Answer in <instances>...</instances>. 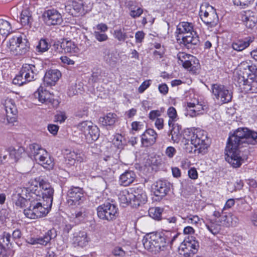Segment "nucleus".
I'll use <instances>...</instances> for the list:
<instances>
[{"label": "nucleus", "mask_w": 257, "mask_h": 257, "mask_svg": "<svg viewBox=\"0 0 257 257\" xmlns=\"http://www.w3.org/2000/svg\"><path fill=\"white\" fill-rule=\"evenodd\" d=\"M90 241L87 233L85 231H79L73 233L71 239L72 244L75 247L83 248Z\"/></svg>", "instance_id": "obj_17"}, {"label": "nucleus", "mask_w": 257, "mask_h": 257, "mask_svg": "<svg viewBox=\"0 0 257 257\" xmlns=\"http://www.w3.org/2000/svg\"><path fill=\"white\" fill-rule=\"evenodd\" d=\"M9 158L15 162L17 161L25 152V149L23 147H19L18 149H16L13 147H10L9 148Z\"/></svg>", "instance_id": "obj_40"}, {"label": "nucleus", "mask_w": 257, "mask_h": 257, "mask_svg": "<svg viewBox=\"0 0 257 257\" xmlns=\"http://www.w3.org/2000/svg\"><path fill=\"white\" fill-rule=\"evenodd\" d=\"M199 16L201 20L208 27H214L218 22V17L216 10L208 4L201 6Z\"/></svg>", "instance_id": "obj_6"}, {"label": "nucleus", "mask_w": 257, "mask_h": 257, "mask_svg": "<svg viewBox=\"0 0 257 257\" xmlns=\"http://www.w3.org/2000/svg\"><path fill=\"white\" fill-rule=\"evenodd\" d=\"M43 18L48 26L60 25L63 21L61 14L54 9L45 11L43 14Z\"/></svg>", "instance_id": "obj_15"}, {"label": "nucleus", "mask_w": 257, "mask_h": 257, "mask_svg": "<svg viewBox=\"0 0 257 257\" xmlns=\"http://www.w3.org/2000/svg\"><path fill=\"white\" fill-rule=\"evenodd\" d=\"M194 25L192 23L181 22L177 26L176 33L178 35H186L194 32Z\"/></svg>", "instance_id": "obj_29"}, {"label": "nucleus", "mask_w": 257, "mask_h": 257, "mask_svg": "<svg viewBox=\"0 0 257 257\" xmlns=\"http://www.w3.org/2000/svg\"><path fill=\"white\" fill-rule=\"evenodd\" d=\"M3 104L5 107L6 113L17 114V109L14 101L12 99L7 98L4 101Z\"/></svg>", "instance_id": "obj_39"}, {"label": "nucleus", "mask_w": 257, "mask_h": 257, "mask_svg": "<svg viewBox=\"0 0 257 257\" xmlns=\"http://www.w3.org/2000/svg\"><path fill=\"white\" fill-rule=\"evenodd\" d=\"M6 117L9 124L14 125V123L17 121V114L6 113Z\"/></svg>", "instance_id": "obj_61"}, {"label": "nucleus", "mask_w": 257, "mask_h": 257, "mask_svg": "<svg viewBox=\"0 0 257 257\" xmlns=\"http://www.w3.org/2000/svg\"><path fill=\"white\" fill-rule=\"evenodd\" d=\"M112 253L115 256L122 257L125 255V251L122 247L116 246L113 248Z\"/></svg>", "instance_id": "obj_58"}, {"label": "nucleus", "mask_w": 257, "mask_h": 257, "mask_svg": "<svg viewBox=\"0 0 257 257\" xmlns=\"http://www.w3.org/2000/svg\"><path fill=\"white\" fill-rule=\"evenodd\" d=\"M184 219L189 224L197 225L201 220V218L196 215L189 214Z\"/></svg>", "instance_id": "obj_52"}, {"label": "nucleus", "mask_w": 257, "mask_h": 257, "mask_svg": "<svg viewBox=\"0 0 257 257\" xmlns=\"http://www.w3.org/2000/svg\"><path fill=\"white\" fill-rule=\"evenodd\" d=\"M136 175L132 171H126L122 174L119 177L120 184L124 186H127L132 183L135 180Z\"/></svg>", "instance_id": "obj_32"}, {"label": "nucleus", "mask_w": 257, "mask_h": 257, "mask_svg": "<svg viewBox=\"0 0 257 257\" xmlns=\"http://www.w3.org/2000/svg\"><path fill=\"white\" fill-rule=\"evenodd\" d=\"M131 189L132 197V206L134 207H139L146 203L147 201V196L143 187L135 186Z\"/></svg>", "instance_id": "obj_13"}, {"label": "nucleus", "mask_w": 257, "mask_h": 257, "mask_svg": "<svg viewBox=\"0 0 257 257\" xmlns=\"http://www.w3.org/2000/svg\"><path fill=\"white\" fill-rule=\"evenodd\" d=\"M28 188L30 194L37 195L42 202L52 206L54 189L49 183L44 180L35 179L31 181Z\"/></svg>", "instance_id": "obj_4"}, {"label": "nucleus", "mask_w": 257, "mask_h": 257, "mask_svg": "<svg viewBox=\"0 0 257 257\" xmlns=\"http://www.w3.org/2000/svg\"><path fill=\"white\" fill-rule=\"evenodd\" d=\"M99 136V128L92 123L85 137L86 142L88 143H91L93 142L96 141L98 139Z\"/></svg>", "instance_id": "obj_35"}, {"label": "nucleus", "mask_w": 257, "mask_h": 257, "mask_svg": "<svg viewBox=\"0 0 257 257\" xmlns=\"http://www.w3.org/2000/svg\"><path fill=\"white\" fill-rule=\"evenodd\" d=\"M7 47L10 53L14 56L24 55L29 49L28 40L21 36H15L11 38L7 44Z\"/></svg>", "instance_id": "obj_5"}, {"label": "nucleus", "mask_w": 257, "mask_h": 257, "mask_svg": "<svg viewBox=\"0 0 257 257\" xmlns=\"http://www.w3.org/2000/svg\"><path fill=\"white\" fill-rule=\"evenodd\" d=\"M11 234L4 232L0 238V255L4 256L6 254L9 244H11Z\"/></svg>", "instance_id": "obj_26"}, {"label": "nucleus", "mask_w": 257, "mask_h": 257, "mask_svg": "<svg viewBox=\"0 0 257 257\" xmlns=\"http://www.w3.org/2000/svg\"><path fill=\"white\" fill-rule=\"evenodd\" d=\"M80 86V84H75L74 85H72L68 89V95L72 96L78 94L81 91Z\"/></svg>", "instance_id": "obj_54"}, {"label": "nucleus", "mask_w": 257, "mask_h": 257, "mask_svg": "<svg viewBox=\"0 0 257 257\" xmlns=\"http://www.w3.org/2000/svg\"><path fill=\"white\" fill-rule=\"evenodd\" d=\"M76 153L75 152H70L67 155L66 160L68 161V163L72 165L76 161Z\"/></svg>", "instance_id": "obj_59"}, {"label": "nucleus", "mask_w": 257, "mask_h": 257, "mask_svg": "<svg viewBox=\"0 0 257 257\" xmlns=\"http://www.w3.org/2000/svg\"><path fill=\"white\" fill-rule=\"evenodd\" d=\"M238 221L237 218L231 213L226 214L223 213L222 210V215L221 218L218 220V222L220 223L221 225L229 227L235 226Z\"/></svg>", "instance_id": "obj_24"}, {"label": "nucleus", "mask_w": 257, "mask_h": 257, "mask_svg": "<svg viewBox=\"0 0 257 257\" xmlns=\"http://www.w3.org/2000/svg\"><path fill=\"white\" fill-rule=\"evenodd\" d=\"M64 50L65 53H76L78 48L75 43L71 40L64 39L60 44V49Z\"/></svg>", "instance_id": "obj_27"}, {"label": "nucleus", "mask_w": 257, "mask_h": 257, "mask_svg": "<svg viewBox=\"0 0 257 257\" xmlns=\"http://www.w3.org/2000/svg\"><path fill=\"white\" fill-rule=\"evenodd\" d=\"M143 10L140 8H138L136 10H132L130 12V16L134 18L140 17L143 13Z\"/></svg>", "instance_id": "obj_64"}, {"label": "nucleus", "mask_w": 257, "mask_h": 257, "mask_svg": "<svg viewBox=\"0 0 257 257\" xmlns=\"http://www.w3.org/2000/svg\"><path fill=\"white\" fill-rule=\"evenodd\" d=\"M177 58L186 69L191 68L192 65V62L194 61L195 58L193 55L184 52H179L177 54Z\"/></svg>", "instance_id": "obj_30"}, {"label": "nucleus", "mask_w": 257, "mask_h": 257, "mask_svg": "<svg viewBox=\"0 0 257 257\" xmlns=\"http://www.w3.org/2000/svg\"><path fill=\"white\" fill-rule=\"evenodd\" d=\"M241 20L245 26L252 29L257 24V17L254 16V13L251 11L243 12L241 14Z\"/></svg>", "instance_id": "obj_22"}, {"label": "nucleus", "mask_w": 257, "mask_h": 257, "mask_svg": "<svg viewBox=\"0 0 257 257\" xmlns=\"http://www.w3.org/2000/svg\"><path fill=\"white\" fill-rule=\"evenodd\" d=\"M61 76V73L57 69L47 71L44 77V82L48 86L54 85Z\"/></svg>", "instance_id": "obj_20"}, {"label": "nucleus", "mask_w": 257, "mask_h": 257, "mask_svg": "<svg viewBox=\"0 0 257 257\" xmlns=\"http://www.w3.org/2000/svg\"><path fill=\"white\" fill-rule=\"evenodd\" d=\"M20 20L23 26L29 25L31 24L32 15L28 9H25L21 12Z\"/></svg>", "instance_id": "obj_44"}, {"label": "nucleus", "mask_w": 257, "mask_h": 257, "mask_svg": "<svg viewBox=\"0 0 257 257\" xmlns=\"http://www.w3.org/2000/svg\"><path fill=\"white\" fill-rule=\"evenodd\" d=\"M66 118L65 113L64 112H60L55 116V121L60 123L64 122Z\"/></svg>", "instance_id": "obj_60"}, {"label": "nucleus", "mask_w": 257, "mask_h": 257, "mask_svg": "<svg viewBox=\"0 0 257 257\" xmlns=\"http://www.w3.org/2000/svg\"><path fill=\"white\" fill-rule=\"evenodd\" d=\"M13 82L15 84L21 86L27 82H29L26 79H24V74L22 72V68H21L19 73L13 79Z\"/></svg>", "instance_id": "obj_50"}, {"label": "nucleus", "mask_w": 257, "mask_h": 257, "mask_svg": "<svg viewBox=\"0 0 257 257\" xmlns=\"http://www.w3.org/2000/svg\"><path fill=\"white\" fill-rule=\"evenodd\" d=\"M29 189L18 187L16 188L12 195V201L17 207L23 208L24 207L28 206L29 202L28 199L30 192L28 195L27 194Z\"/></svg>", "instance_id": "obj_10"}, {"label": "nucleus", "mask_w": 257, "mask_h": 257, "mask_svg": "<svg viewBox=\"0 0 257 257\" xmlns=\"http://www.w3.org/2000/svg\"><path fill=\"white\" fill-rule=\"evenodd\" d=\"M188 114L191 117H194L201 113V111L204 109L203 105L198 101L195 102L187 103Z\"/></svg>", "instance_id": "obj_31"}, {"label": "nucleus", "mask_w": 257, "mask_h": 257, "mask_svg": "<svg viewBox=\"0 0 257 257\" xmlns=\"http://www.w3.org/2000/svg\"><path fill=\"white\" fill-rule=\"evenodd\" d=\"M171 184L167 180H160L156 182L154 193L156 196H165L170 191Z\"/></svg>", "instance_id": "obj_19"}, {"label": "nucleus", "mask_w": 257, "mask_h": 257, "mask_svg": "<svg viewBox=\"0 0 257 257\" xmlns=\"http://www.w3.org/2000/svg\"><path fill=\"white\" fill-rule=\"evenodd\" d=\"M167 115L169 117L168 124L170 127L173 126L174 122L176 121L179 119L176 109L174 107H170L167 110Z\"/></svg>", "instance_id": "obj_45"}, {"label": "nucleus", "mask_w": 257, "mask_h": 257, "mask_svg": "<svg viewBox=\"0 0 257 257\" xmlns=\"http://www.w3.org/2000/svg\"><path fill=\"white\" fill-rule=\"evenodd\" d=\"M86 216L85 209L81 208L77 210L74 213H72V218L76 224H79L81 222L83 221Z\"/></svg>", "instance_id": "obj_43"}, {"label": "nucleus", "mask_w": 257, "mask_h": 257, "mask_svg": "<svg viewBox=\"0 0 257 257\" xmlns=\"http://www.w3.org/2000/svg\"><path fill=\"white\" fill-rule=\"evenodd\" d=\"M98 217L101 220L111 221L115 220L118 216L117 206L110 202H106L97 208Z\"/></svg>", "instance_id": "obj_7"}, {"label": "nucleus", "mask_w": 257, "mask_h": 257, "mask_svg": "<svg viewBox=\"0 0 257 257\" xmlns=\"http://www.w3.org/2000/svg\"><path fill=\"white\" fill-rule=\"evenodd\" d=\"M254 0H233L234 5L244 7L252 3Z\"/></svg>", "instance_id": "obj_57"}, {"label": "nucleus", "mask_w": 257, "mask_h": 257, "mask_svg": "<svg viewBox=\"0 0 257 257\" xmlns=\"http://www.w3.org/2000/svg\"><path fill=\"white\" fill-rule=\"evenodd\" d=\"M158 134L152 128L147 129L141 135V143L144 147H148L155 144Z\"/></svg>", "instance_id": "obj_18"}, {"label": "nucleus", "mask_w": 257, "mask_h": 257, "mask_svg": "<svg viewBox=\"0 0 257 257\" xmlns=\"http://www.w3.org/2000/svg\"><path fill=\"white\" fill-rule=\"evenodd\" d=\"M206 226L208 230L213 234H217L220 230L221 224L217 221L211 220L209 222L206 224Z\"/></svg>", "instance_id": "obj_46"}, {"label": "nucleus", "mask_w": 257, "mask_h": 257, "mask_svg": "<svg viewBox=\"0 0 257 257\" xmlns=\"http://www.w3.org/2000/svg\"><path fill=\"white\" fill-rule=\"evenodd\" d=\"M34 95L35 97L37 98L41 103H47L51 102V94L46 90H43L42 87H39L34 93Z\"/></svg>", "instance_id": "obj_28"}, {"label": "nucleus", "mask_w": 257, "mask_h": 257, "mask_svg": "<svg viewBox=\"0 0 257 257\" xmlns=\"http://www.w3.org/2000/svg\"><path fill=\"white\" fill-rule=\"evenodd\" d=\"M116 120V114L111 112L99 119V122L103 126H111L115 123Z\"/></svg>", "instance_id": "obj_38"}, {"label": "nucleus", "mask_w": 257, "mask_h": 257, "mask_svg": "<svg viewBox=\"0 0 257 257\" xmlns=\"http://www.w3.org/2000/svg\"><path fill=\"white\" fill-rule=\"evenodd\" d=\"M163 209L160 207H152L149 210V216L156 220H160Z\"/></svg>", "instance_id": "obj_48"}, {"label": "nucleus", "mask_w": 257, "mask_h": 257, "mask_svg": "<svg viewBox=\"0 0 257 257\" xmlns=\"http://www.w3.org/2000/svg\"><path fill=\"white\" fill-rule=\"evenodd\" d=\"M22 72L24 74V79L30 82L36 79L39 71L34 65L24 64L22 66Z\"/></svg>", "instance_id": "obj_21"}, {"label": "nucleus", "mask_w": 257, "mask_h": 257, "mask_svg": "<svg viewBox=\"0 0 257 257\" xmlns=\"http://www.w3.org/2000/svg\"><path fill=\"white\" fill-rule=\"evenodd\" d=\"M57 236L56 231L54 229L48 230L43 236L39 237H30L27 238L26 242L31 245H42L46 246L50 240Z\"/></svg>", "instance_id": "obj_16"}, {"label": "nucleus", "mask_w": 257, "mask_h": 257, "mask_svg": "<svg viewBox=\"0 0 257 257\" xmlns=\"http://www.w3.org/2000/svg\"><path fill=\"white\" fill-rule=\"evenodd\" d=\"M180 247L181 254L185 257H191L197 253L199 247V243L194 237L190 236L184 240Z\"/></svg>", "instance_id": "obj_11"}, {"label": "nucleus", "mask_w": 257, "mask_h": 257, "mask_svg": "<svg viewBox=\"0 0 257 257\" xmlns=\"http://www.w3.org/2000/svg\"><path fill=\"white\" fill-rule=\"evenodd\" d=\"M29 156L35 161H37L42 155H46V151L37 144L34 143L30 145L27 149Z\"/></svg>", "instance_id": "obj_23"}, {"label": "nucleus", "mask_w": 257, "mask_h": 257, "mask_svg": "<svg viewBox=\"0 0 257 257\" xmlns=\"http://www.w3.org/2000/svg\"><path fill=\"white\" fill-rule=\"evenodd\" d=\"M114 38L120 42H123L127 38L126 33L124 29L119 28L114 30Z\"/></svg>", "instance_id": "obj_47"}, {"label": "nucleus", "mask_w": 257, "mask_h": 257, "mask_svg": "<svg viewBox=\"0 0 257 257\" xmlns=\"http://www.w3.org/2000/svg\"><path fill=\"white\" fill-rule=\"evenodd\" d=\"M253 69V67L249 65L246 61L242 62L237 67L238 83L243 85H249L250 82L248 78Z\"/></svg>", "instance_id": "obj_12"}, {"label": "nucleus", "mask_w": 257, "mask_h": 257, "mask_svg": "<svg viewBox=\"0 0 257 257\" xmlns=\"http://www.w3.org/2000/svg\"><path fill=\"white\" fill-rule=\"evenodd\" d=\"M212 92L217 101L221 103H226L231 101L232 93L226 86L219 84H214L212 85Z\"/></svg>", "instance_id": "obj_9"}, {"label": "nucleus", "mask_w": 257, "mask_h": 257, "mask_svg": "<svg viewBox=\"0 0 257 257\" xmlns=\"http://www.w3.org/2000/svg\"><path fill=\"white\" fill-rule=\"evenodd\" d=\"M85 199L82 188L78 187H71L67 192V202L70 205H79Z\"/></svg>", "instance_id": "obj_14"}, {"label": "nucleus", "mask_w": 257, "mask_h": 257, "mask_svg": "<svg viewBox=\"0 0 257 257\" xmlns=\"http://www.w3.org/2000/svg\"><path fill=\"white\" fill-rule=\"evenodd\" d=\"M83 6V3L81 0L72 2L71 5L72 9H70V13H71L72 16L75 17L79 15L85 14Z\"/></svg>", "instance_id": "obj_34"}, {"label": "nucleus", "mask_w": 257, "mask_h": 257, "mask_svg": "<svg viewBox=\"0 0 257 257\" xmlns=\"http://www.w3.org/2000/svg\"><path fill=\"white\" fill-rule=\"evenodd\" d=\"M188 176L190 178L196 180L198 178V173L195 168H190L188 172Z\"/></svg>", "instance_id": "obj_63"}, {"label": "nucleus", "mask_w": 257, "mask_h": 257, "mask_svg": "<svg viewBox=\"0 0 257 257\" xmlns=\"http://www.w3.org/2000/svg\"><path fill=\"white\" fill-rule=\"evenodd\" d=\"M257 144V132L246 127L236 130L228 140L226 147L225 160L233 168L239 167L245 156L241 149L248 145Z\"/></svg>", "instance_id": "obj_1"}, {"label": "nucleus", "mask_w": 257, "mask_h": 257, "mask_svg": "<svg viewBox=\"0 0 257 257\" xmlns=\"http://www.w3.org/2000/svg\"><path fill=\"white\" fill-rule=\"evenodd\" d=\"M186 135L188 136L186 140L190 141L194 146V149L188 150L189 153L204 155L207 152L209 141L205 131L202 130H196L193 132L188 130L185 132V138Z\"/></svg>", "instance_id": "obj_2"}, {"label": "nucleus", "mask_w": 257, "mask_h": 257, "mask_svg": "<svg viewBox=\"0 0 257 257\" xmlns=\"http://www.w3.org/2000/svg\"><path fill=\"white\" fill-rule=\"evenodd\" d=\"M93 36L95 39L100 42L106 41L108 39V36L105 33L94 32Z\"/></svg>", "instance_id": "obj_55"}, {"label": "nucleus", "mask_w": 257, "mask_h": 257, "mask_svg": "<svg viewBox=\"0 0 257 257\" xmlns=\"http://www.w3.org/2000/svg\"><path fill=\"white\" fill-rule=\"evenodd\" d=\"M142 241L146 249L155 252L164 250L168 245L160 233L152 234L149 238H144Z\"/></svg>", "instance_id": "obj_8"}, {"label": "nucleus", "mask_w": 257, "mask_h": 257, "mask_svg": "<svg viewBox=\"0 0 257 257\" xmlns=\"http://www.w3.org/2000/svg\"><path fill=\"white\" fill-rule=\"evenodd\" d=\"M13 32L11 23L8 21L0 19V34L6 38Z\"/></svg>", "instance_id": "obj_37"}, {"label": "nucleus", "mask_w": 257, "mask_h": 257, "mask_svg": "<svg viewBox=\"0 0 257 257\" xmlns=\"http://www.w3.org/2000/svg\"><path fill=\"white\" fill-rule=\"evenodd\" d=\"M181 43L188 48L197 45L199 43V40L196 32L194 31L182 36Z\"/></svg>", "instance_id": "obj_25"}, {"label": "nucleus", "mask_w": 257, "mask_h": 257, "mask_svg": "<svg viewBox=\"0 0 257 257\" xmlns=\"http://www.w3.org/2000/svg\"><path fill=\"white\" fill-rule=\"evenodd\" d=\"M131 195V189L129 190L125 189L120 192L118 195V199L120 205L123 207L129 204L132 206V199Z\"/></svg>", "instance_id": "obj_33"}, {"label": "nucleus", "mask_w": 257, "mask_h": 257, "mask_svg": "<svg viewBox=\"0 0 257 257\" xmlns=\"http://www.w3.org/2000/svg\"><path fill=\"white\" fill-rule=\"evenodd\" d=\"M92 124V123L91 121H82L78 124L77 128L79 131L81 132L86 137L87 132L90 129Z\"/></svg>", "instance_id": "obj_49"}, {"label": "nucleus", "mask_w": 257, "mask_h": 257, "mask_svg": "<svg viewBox=\"0 0 257 257\" xmlns=\"http://www.w3.org/2000/svg\"><path fill=\"white\" fill-rule=\"evenodd\" d=\"M160 235L163 238L165 239V241L167 245L170 243L172 245L174 241L177 237L178 234L174 232L165 231L164 232L160 233Z\"/></svg>", "instance_id": "obj_42"}, {"label": "nucleus", "mask_w": 257, "mask_h": 257, "mask_svg": "<svg viewBox=\"0 0 257 257\" xmlns=\"http://www.w3.org/2000/svg\"><path fill=\"white\" fill-rule=\"evenodd\" d=\"M0 159L1 161L6 162L9 159V150L8 149H1L0 150Z\"/></svg>", "instance_id": "obj_56"}, {"label": "nucleus", "mask_w": 257, "mask_h": 257, "mask_svg": "<svg viewBox=\"0 0 257 257\" xmlns=\"http://www.w3.org/2000/svg\"><path fill=\"white\" fill-rule=\"evenodd\" d=\"M36 162L38 164L42 165L44 168H46L48 170H50L53 168L54 166V162L49 156L47 152L46 151V155H42Z\"/></svg>", "instance_id": "obj_36"}, {"label": "nucleus", "mask_w": 257, "mask_h": 257, "mask_svg": "<svg viewBox=\"0 0 257 257\" xmlns=\"http://www.w3.org/2000/svg\"><path fill=\"white\" fill-rule=\"evenodd\" d=\"M107 26L104 23H100L96 26V31L94 32H99L101 33H105L108 30Z\"/></svg>", "instance_id": "obj_62"}, {"label": "nucleus", "mask_w": 257, "mask_h": 257, "mask_svg": "<svg viewBox=\"0 0 257 257\" xmlns=\"http://www.w3.org/2000/svg\"><path fill=\"white\" fill-rule=\"evenodd\" d=\"M250 39L246 38L243 40H239L232 44V48L236 51H241L249 46Z\"/></svg>", "instance_id": "obj_41"}, {"label": "nucleus", "mask_w": 257, "mask_h": 257, "mask_svg": "<svg viewBox=\"0 0 257 257\" xmlns=\"http://www.w3.org/2000/svg\"><path fill=\"white\" fill-rule=\"evenodd\" d=\"M172 127V130H171L170 135H171V138L174 141H177L179 140V136L181 135L180 131H179V126H175L174 125Z\"/></svg>", "instance_id": "obj_53"}, {"label": "nucleus", "mask_w": 257, "mask_h": 257, "mask_svg": "<svg viewBox=\"0 0 257 257\" xmlns=\"http://www.w3.org/2000/svg\"><path fill=\"white\" fill-rule=\"evenodd\" d=\"M50 46L46 39H41L37 46V49L39 52H44L49 49Z\"/></svg>", "instance_id": "obj_51"}, {"label": "nucleus", "mask_w": 257, "mask_h": 257, "mask_svg": "<svg viewBox=\"0 0 257 257\" xmlns=\"http://www.w3.org/2000/svg\"><path fill=\"white\" fill-rule=\"evenodd\" d=\"M37 195L30 194L29 206L24 210L25 216L30 219H37L46 216L51 208V205L42 202Z\"/></svg>", "instance_id": "obj_3"}]
</instances>
